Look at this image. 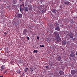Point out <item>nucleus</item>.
Listing matches in <instances>:
<instances>
[{
  "mask_svg": "<svg viewBox=\"0 0 77 77\" xmlns=\"http://www.w3.org/2000/svg\"><path fill=\"white\" fill-rule=\"evenodd\" d=\"M62 44L63 45H65L66 44V40H64L62 42Z\"/></svg>",
  "mask_w": 77,
  "mask_h": 77,
  "instance_id": "1",
  "label": "nucleus"
},
{
  "mask_svg": "<svg viewBox=\"0 0 77 77\" xmlns=\"http://www.w3.org/2000/svg\"><path fill=\"white\" fill-rule=\"evenodd\" d=\"M16 17L19 18H21L22 17V14H18L16 16Z\"/></svg>",
  "mask_w": 77,
  "mask_h": 77,
  "instance_id": "2",
  "label": "nucleus"
},
{
  "mask_svg": "<svg viewBox=\"0 0 77 77\" xmlns=\"http://www.w3.org/2000/svg\"><path fill=\"white\" fill-rule=\"evenodd\" d=\"M55 30H58V31H60V28H59V25H58V26H57L55 28Z\"/></svg>",
  "mask_w": 77,
  "mask_h": 77,
  "instance_id": "3",
  "label": "nucleus"
},
{
  "mask_svg": "<svg viewBox=\"0 0 77 77\" xmlns=\"http://www.w3.org/2000/svg\"><path fill=\"white\" fill-rule=\"evenodd\" d=\"M46 10L47 9H46V8H45L42 9V13H43V14H44L45 12H46Z\"/></svg>",
  "mask_w": 77,
  "mask_h": 77,
  "instance_id": "4",
  "label": "nucleus"
},
{
  "mask_svg": "<svg viewBox=\"0 0 77 77\" xmlns=\"http://www.w3.org/2000/svg\"><path fill=\"white\" fill-rule=\"evenodd\" d=\"M52 12L54 13V14H56L57 12V10L56 9H53L52 10Z\"/></svg>",
  "mask_w": 77,
  "mask_h": 77,
  "instance_id": "5",
  "label": "nucleus"
},
{
  "mask_svg": "<svg viewBox=\"0 0 77 77\" xmlns=\"http://www.w3.org/2000/svg\"><path fill=\"white\" fill-rule=\"evenodd\" d=\"M55 37L57 38H58L59 37V34L57 32H55Z\"/></svg>",
  "mask_w": 77,
  "mask_h": 77,
  "instance_id": "6",
  "label": "nucleus"
},
{
  "mask_svg": "<svg viewBox=\"0 0 77 77\" xmlns=\"http://www.w3.org/2000/svg\"><path fill=\"white\" fill-rule=\"evenodd\" d=\"M59 73L60 75H63L64 74V72H63L62 71H60L59 72Z\"/></svg>",
  "mask_w": 77,
  "mask_h": 77,
  "instance_id": "7",
  "label": "nucleus"
},
{
  "mask_svg": "<svg viewBox=\"0 0 77 77\" xmlns=\"http://www.w3.org/2000/svg\"><path fill=\"white\" fill-rule=\"evenodd\" d=\"M24 10H25V11H26V12H28V11H29V8H28V7H25L24 8Z\"/></svg>",
  "mask_w": 77,
  "mask_h": 77,
  "instance_id": "8",
  "label": "nucleus"
},
{
  "mask_svg": "<svg viewBox=\"0 0 77 77\" xmlns=\"http://www.w3.org/2000/svg\"><path fill=\"white\" fill-rule=\"evenodd\" d=\"M69 35L70 36V38H72L74 36V34H73L72 33H71L69 34Z\"/></svg>",
  "mask_w": 77,
  "mask_h": 77,
  "instance_id": "9",
  "label": "nucleus"
},
{
  "mask_svg": "<svg viewBox=\"0 0 77 77\" xmlns=\"http://www.w3.org/2000/svg\"><path fill=\"white\" fill-rule=\"evenodd\" d=\"M27 29H25L24 31H23V35L24 34H26V33H27Z\"/></svg>",
  "mask_w": 77,
  "mask_h": 77,
  "instance_id": "10",
  "label": "nucleus"
},
{
  "mask_svg": "<svg viewBox=\"0 0 77 77\" xmlns=\"http://www.w3.org/2000/svg\"><path fill=\"white\" fill-rule=\"evenodd\" d=\"M70 56L72 57H75V54H70Z\"/></svg>",
  "mask_w": 77,
  "mask_h": 77,
  "instance_id": "11",
  "label": "nucleus"
},
{
  "mask_svg": "<svg viewBox=\"0 0 77 77\" xmlns=\"http://www.w3.org/2000/svg\"><path fill=\"white\" fill-rule=\"evenodd\" d=\"M29 7V10H32L33 9V7L31 5H29L28 6Z\"/></svg>",
  "mask_w": 77,
  "mask_h": 77,
  "instance_id": "12",
  "label": "nucleus"
},
{
  "mask_svg": "<svg viewBox=\"0 0 77 77\" xmlns=\"http://www.w3.org/2000/svg\"><path fill=\"white\" fill-rule=\"evenodd\" d=\"M38 9H39V10H41L42 9V5H41L40 6H38Z\"/></svg>",
  "mask_w": 77,
  "mask_h": 77,
  "instance_id": "13",
  "label": "nucleus"
},
{
  "mask_svg": "<svg viewBox=\"0 0 77 77\" xmlns=\"http://www.w3.org/2000/svg\"><path fill=\"white\" fill-rule=\"evenodd\" d=\"M57 59L58 61H60L61 59V57H60V56L57 57Z\"/></svg>",
  "mask_w": 77,
  "mask_h": 77,
  "instance_id": "14",
  "label": "nucleus"
},
{
  "mask_svg": "<svg viewBox=\"0 0 77 77\" xmlns=\"http://www.w3.org/2000/svg\"><path fill=\"white\" fill-rule=\"evenodd\" d=\"M5 70V68H3V67H1V70L2 71H4Z\"/></svg>",
  "mask_w": 77,
  "mask_h": 77,
  "instance_id": "15",
  "label": "nucleus"
},
{
  "mask_svg": "<svg viewBox=\"0 0 77 77\" xmlns=\"http://www.w3.org/2000/svg\"><path fill=\"white\" fill-rule=\"evenodd\" d=\"M17 2V0H13V3L15 4Z\"/></svg>",
  "mask_w": 77,
  "mask_h": 77,
  "instance_id": "16",
  "label": "nucleus"
},
{
  "mask_svg": "<svg viewBox=\"0 0 77 77\" xmlns=\"http://www.w3.org/2000/svg\"><path fill=\"white\" fill-rule=\"evenodd\" d=\"M4 70L5 71H4V70L3 74H5V73H8V71H7L6 70H5V69Z\"/></svg>",
  "mask_w": 77,
  "mask_h": 77,
  "instance_id": "17",
  "label": "nucleus"
},
{
  "mask_svg": "<svg viewBox=\"0 0 77 77\" xmlns=\"http://www.w3.org/2000/svg\"><path fill=\"white\" fill-rule=\"evenodd\" d=\"M51 40V39L50 38H48L46 39L47 41V42H50Z\"/></svg>",
  "mask_w": 77,
  "mask_h": 77,
  "instance_id": "18",
  "label": "nucleus"
},
{
  "mask_svg": "<svg viewBox=\"0 0 77 77\" xmlns=\"http://www.w3.org/2000/svg\"><path fill=\"white\" fill-rule=\"evenodd\" d=\"M75 73V70H72L71 71V74H74V73Z\"/></svg>",
  "mask_w": 77,
  "mask_h": 77,
  "instance_id": "19",
  "label": "nucleus"
},
{
  "mask_svg": "<svg viewBox=\"0 0 77 77\" xmlns=\"http://www.w3.org/2000/svg\"><path fill=\"white\" fill-rule=\"evenodd\" d=\"M25 72H27L28 71V68L26 67L25 68V69L24 70Z\"/></svg>",
  "mask_w": 77,
  "mask_h": 77,
  "instance_id": "20",
  "label": "nucleus"
},
{
  "mask_svg": "<svg viewBox=\"0 0 77 77\" xmlns=\"http://www.w3.org/2000/svg\"><path fill=\"white\" fill-rule=\"evenodd\" d=\"M33 53H38V50H34L33 51Z\"/></svg>",
  "mask_w": 77,
  "mask_h": 77,
  "instance_id": "21",
  "label": "nucleus"
},
{
  "mask_svg": "<svg viewBox=\"0 0 77 77\" xmlns=\"http://www.w3.org/2000/svg\"><path fill=\"white\" fill-rule=\"evenodd\" d=\"M1 67H2V68H5V65H2Z\"/></svg>",
  "mask_w": 77,
  "mask_h": 77,
  "instance_id": "22",
  "label": "nucleus"
},
{
  "mask_svg": "<svg viewBox=\"0 0 77 77\" xmlns=\"http://www.w3.org/2000/svg\"><path fill=\"white\" fill-rule=\"evenodd\" d=\"M58 40H59V41H60V42H61V41H62V40H61V38H59L58 39Z\"/></svg>",
  "mask_w": 77,
  "mask_h": 77,
  "instance_id": "23",
  "label": "nucleus"
},
{
  "mask_svg": "<svg viewBox=\"0 0 77 77\" xmlns=\"http://www.w3.org/2000/svg\"><path fill=\"white\" fill-rule=\"evenodd\" d=\"M26 38H27V39H28V40H30V38H29V37L26 36Z\"/></svg>",
  "mask_w": 77,
  "mask_h": 77,
  "instance_id": "24",
  "label": "nucleus"
},
{
  "mask_svg": "<svg viewBox=\"0 0 77 77\" xmlns=\"http://www.w3.org/2000/svg\"><path fill=\"white\" fill-rule=\"evenodd\" d=\"M44 47V45H40V47H41H41Z\"/></svg>",
  "mask_w": 77,
  "mask_h": 77,
  "instance_id": "25",
  "label": "nucleus"
},
{
  "mask_svg": "<svg viewBox=\"0 0 77 77\" xmlns=\"http://www.w3.org/2000/svg\"><path fill=\"white\" fill-rule=\"evenodd\" d=\"M64 4L65 5H67V2H65Z\"/></svg>",
  "mask_w": 77,
  "mask_h": 77,
  "instance_id": "26",
  "label": "nucleus"
},
{
  "mask_svg": "<svg viewBox=\"0 0 77 77\" xmlns=\"http://www.w3.org/2000/svg\"><path fill=\"white\" fill-rule=\"evenodd\" d=\"M20 10L21 12H22V11H23V9H21V8H20Z\"/></svg>",
  "mask_w": 77,
  "mask_h": 77,
  "instance_id": "27",
  "label": "nucleus"
},
{
  "mask_svg": "<svg viewBox=\"0 0 77 77\" xmlns=\"http://www.w3.org/2000/svg\"><path fill=\"white\" fill-rule=\"evenodd\" d=\"M46 68H47V69L48 68V66H45Z\"/></svg>",
  "mask_w": 77,
  "mask_h": 77,
  "instance_id": "28",
  "label": "nucleus"
},
{
  "mask_svg": "<svg viewBox=\"0 0 77 77\" xmlns=\"http://www.w3.org/2000/svg\"><path fill=\"white\" fill-rule=\"evenodd\" d=\"M70 53L71 54H74V52H71Z\"/></svg>",
  "mask_w": 77,
  "mask_h": 77,
  "instance_id": "29",
  "label": "nucleus"
},
{
  "mask_svg": "<svg viewBox=\"0 0 77 77\" xmlns=\"http://www.w3.org/2000/svg\"><path fill=\"white\" fill-rule=\"evenodd\" d=\"M57 42L58 43V42H59V39H57Z\"/></svg>",
  "mask_w": 77,
  "mask_h": 77,
  "instance_id": "30",
  "label": "nucleus"
},
{
  "mask_svg": "<svg viewBox=\"0 0 77 77\" xmlns=\"http://www.w3.org/2000/svg\"><path fill=\"white\" fill-rule=\"evenodd\" d=\"M4 34L5 35H6L7 34V33L6 32H4Z\"/></svg>",
  "mask_w": 77,
  "mask_h": 77,
  "instance_id": "31",
  "label": "nucleus"
},
{
  "mask_svg": "<svg viewBox=\"0 0 77 77\" xmlns=\"http://www.w3.org/2000/svg\"><path fill=\"white\" fill-rule=\"evenodd\" d=\"M70 3V2H67L68 4H69Z\"/></svg>",
  "mask_w": 77,
  "mask_h": 77,
  "instance_id": "32",
  "label": "nucleus"
},
{
  "mask_svg": "<svg viewBox=\"0 0 77 77\" xmlns=\"http://www.w3.org/2000/svg\"><path fill=\"white\" fill-rule=\"evenodd\" d=\"M37 39H39V37L38 36L37 37Z\"/></svg>",
  "mask_w": 77,
  "mask_h": 77,
  "instance_id": "33",
  "label": "nucleus"
},
{
  "mask_svg": "<svg viewBox=\"0 0 77 77\" xmlns=\"http://www.w3.org/2000/svg\"><path fill=\"white\" fill-rule=\"evenodd\" d=\"M75 55L76 56H77V52L76 53Z\"/></svg>",
  "mask_w": 77,
  "mask_h": 77,
  "instance_id": "34",
  "label": "nucleus"
},
{
  "mask_svg": "<svg viewBox=\"0 0 77 77\" xmlns=\"http://www.w3.org/2000/svg\"><path fill=\"white\" fill-rule=\"evenodd\" d=\"M0 77H3V76H0Z\"/></svg>",
  "mask_w": 77,
  "mask_h": 77,
  "instance_id": "35",
  "label": "nucleus"
},
{
  "mask_svg": "<svg viewBox=\"0 0 77 77\" xmlns=\"http://www.w3.org/2000/svg\"><path fill=\"white\" fill-rule=\"evenodd\" d=\"M57 20V18H56V20Z\"/></svg>",
  "mask_w": 77,
  "mask_h": 77,
  "instance_id": "36",
  "label": "nucleus"
},
{
  "mask_svg": "<svg viewBox=\"0 0 77 77\" xmlns=\"http://www.w3.org/2000/svg\"><path fill=\"white\" fill-rule=\"evenodd\" d=\"M21 0H19V1H20V2H21Z\"/></svg>",
  "mask_w": 77,
  "mask_h": 77,
  "instance_id": "37",
  "label": "nucleus"
},
{
  "mask_svg": "<svg viewBox=\"0 0 77 77\" xmlns=\"http://www.w3.org/2000/svg\"><path fill=\"white\" fill-rule=\"evenodd\" d=\"M50 48H51V47H50Z\"/></svg>",
  "mask_w": 77,
  "mask_h": 77,
  "instance_id": "38",
  "label": "nucleus"
},
{
  "mask_svg": "<svg viewBox=\"0 0 77 77\" xmlns=\"http://www.w3.org/2000/svg\"><path fill=\"white\" fill-rule=\"evenodd\" d=\"M23 74H24V73H23Z\"/></svg>",
  "mask_w": 77,
  "mask_h": 77,
  "instance_id": "39",
  "label": "nucleus"
},
{
  "mask_svg": "<svg viewBox=\"0 0 77 77\" xmlns=\"http://www.w3.org/2000/svg\"><path fill=\"white\" fill-rule=\"evenodd\" d=\"M19 1H20V0H19Z\"/></svg>",
  "mask_w": 77,
  "mask_h": 77,
  "instance_id": "40",
  "label": "nucleus"
}]
</instances>
